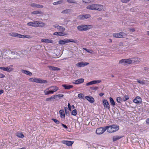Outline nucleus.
Masks as SVG:
<instances>
[{
  "instance_id": "56",
  "label": "nucleus",
  "mask_w": 149,
  "mask_h": 149,
  "mask_svg": "<svg viewBox=\"0 0 149 149\" xmlns=\"http://www.w3.org/2000/svg\"><path fill=\"white\" fill-rule=\"evenodd\" d=\"M146 123L148 124H149V118H148L146 120Z\"/></svg>"
},
{
  "instance_id": "46",
  "label": "nucleus",
  "mask_w": 149,
  "mask_h": 149,
  "mask_svg": "<svg viewBox=\"0 0 149 149\" xmlns=\"http://www.w3.org/2000/svg\"><path fill=\"white\" fill-rule=\"evenodd\" d=\"M70 11V10H69V9H67V10H63V11L62 12H61V13H67L68 12H69Z\"/></svg>"
},
{
  "instance_id": "4",
  "label": "nucleus",
  "mask_w": 149,
  "mask_h": 149,
  "mask_svg": "<svg viewBox=\"0 0 149 149\" xmlns=\"http://www.w3.org/2000/svg\"><path fill=\"white\" fill-rule=\"evenodd\" d=\"M93 26L91 25H82L78 26L77 27V28L79 31H85L90 29L92 28Z\"/></svg>"
},
{
  "instance_id": "14",
  "label": "nucleus",
  "mask_w": 149,
  "mask_h": 149,
  "mask_svg": "<svg viewBox=\"0 0 149 149\" xmlns=\"http://www.w3.org/2000/svg\"><path fill=\"white\" fill-rule=\"evenodd\" d=\"M53 26L54 28H56L58 31L62 32H63L65 30V28L64 27L59 26L58 24L54 25H53Z\"/></svg>"
},
{
  "instance_id": "60",
  "label": "nucleus",
  "mask_w": 149,
  "mask_h": 149,
  "mask_svg": "<svg viewBox=\"0 0 149 149\" xmlns=\"http://www.w3.org/2000/svg\"><path fill=\"white\" fill-rule=\"evenodd\" d=\"M67 109H68V108L67 107H64V110L66 114H67Z\"/></svg>"
},
{
  "instance_id": "61",
  "label": "nucleus",
  "mask_w": 149,
  "mask_h": 149,
  "mask_svg": "<svg viewBox=\"0 0 149 149\" xmlns=\"http://www.w3.org/2000/svg\"><path fill=\"white\" fill-rule=\"evenodd\" d=\"M104 93H100L99 94V95L101 97H102V96L103 95H104Z\"/></svg>"
},
{
  "instance_id": "27",
  "label": "nucleus",
  "mask_w": 149,
  "mask_h": 149,
  "mask_svg": "<svg viewBox=\"0 0 149 149\" xmlns=\"http://www.w3.org/2000/svg\"><path fill=\"white\" fill-rule=\"evenodd\" d=\"M54 35L56 36H64L66 35V34L62 32H55L54 33Z\"/></svg>"
},
{
  "instance_id": "30",
  "label": "nucleus",
  "mask_w": 149,
  "mask_h": 149,
  "mask_svg": "<svg viewBox=\"0 0 149 149\" xmlns=\"http://www.w3.org/2000/svg\"><path fill=\"white\" fill-rule=\"evenodd\" d=\"M31 13L33 14H42V12L40 10H37V11H35L32 12Z\"/></svg>"
},
{
  "instance_id": "15",
  "label": "nucleus",
  "mask_w": 149,
  "mask_h": 149,
  "mask_svg": "<svg viewBox=\"0 0 149 149\" xmlns=\"http://www.w3.org/2000/svg\"><path fill=\"white\" fill-rule=\"evenodd\" d=\"M133 101L135 103H140L142 102V100L140 97L137 96L133 100Z\"/></svg>"
},
{
  "instance_id": "12",
  "label": "nucleus",
  "mask_w": 149,
  "mask_h": 149,
  "mask_svg": "<svg viewBox=\"0 0 149 149\" xmlns=\"http://www.w3.org/2000/svg\"><path fill=\"white\" fill-rule=\"evenodd\" d=\"M61 142L69 146H71L74 143L73 141L66 140L62 141Z\"/></svg>"
},
{
  "instance_id": "47",
  "label": "nucleus",
  "mask_w": 149,
  "mask_h": 149,
  "mask_svg": "<svg viewBox=\"0 0 149 149\" xmlns=\"http://www.w3.org/2000/svg\"><path fill=\"white\" fill-rule=\"evenodd\" d=\"M91 1V0H83V2L86 3H90Z\"/></svg>"
},
{
  "instance_id": "32",
  "label": "nucleus",
  "mask_w": 149,
  "mask_h": 149,
  "mask_svg": "<svg viewBox=\"0 0 149 149\" xmlns=\"http://www.w3.org/2000/svg\"><path fill=\"white\" fill-rule=\"evenodd\" d=\"M119 63L123 64L124 65H126V61H125V59H123L120 60L119 61Z\"/></svg>"
},
{
  "instance_id": "50",
  "label": "nucleus",
  "mask_w": 149,
  "mask_h": 149,
  "mask_svg": "<svg viewBox=\"0 0 149 149\" xmlns=\"http://www.w3.org/2000/svg\"><path fill=\"white\" fill-rule=\"evenodd\" d=\"M37 4L34 3H33L31 4V5L32 7H36L37 8Z\"/></svg>"
},
{
  "instance_id": "8",
  "label": "nucleus",
  "mask_w": 149,
  "mask_h": 149,
  "mask_svg": "<svg viewBox=\"0 0 149 149\" xmlns=\"http://www.w3.org/2000/svg\"><path fill=\"white\" fill-rule=\"evenodd\" d=\"M13 67V65H11L10 66L7 67H0V69L2 70L3 71H6L7 72H10L13 70V69L10 67Z\"/></svg>"
},
{
  "instance_id": "42",
  "label": "nucleus",
  "mask_w": 149,
  "mask_h": 149,
  "mask_svg": "<svg viewBox=\"0 0 149 149\" xmlns=\"http://www.w3.org/2000/svg\"><path fill=\"white\" fill-rule=\"evenodd\" d=\"M67 2L68 3H76V1L74 0H67Z\"/></svg>"
},
{
  "instance_id": "19",
  "label": "nucleus",
  "mask_w": 149,
  "mask_h": 149,
  "mask_svg": "<svg viewBox=\"0 0 149 149\" xmlns=\"http://www.w3.org/2000/svg\"><path fill=\"white\" fill-rule=\"evenodd\" d=\"M62 86L64 87L65 89L68 90L70 89L73 87L72 85L68 84H63Z\"/></svg>"
},
{
  "instance_id": "18",
  "label": "nucleus",
  "mask_w": 149,
  "mask_h": 149,
  "mask_svg": "<svg viewBox=\"0 0 149 149\" xmlns=\"http://www.w3.org/2000/svg\"><path fill=\"white\" fill-rule=\"evenodd\" d=\"M48 67L51 70L57 71L60 70V69L57 67H54L52 66H49Z\"/></svg>"
},
{
  "instance_id": "59",
  "label": "nucleus",
  "mask_w": 149,
  "mask_h": 149,
  "mask_svg": "<svg viewBox=\"0 0 149 149\" xmlns=\"http://www.w3.org/2000/svg\"><path fill=\"white\" fill-rule=\"evenodd\" d=\"M130 30L132 32H134L135 31V30L134 28H132L130 29Z\"/></svg>"
},
{
  "instance_id": "23",
  "label": "nucleus",
  "mask_w": 149,
  "mask_h": 149,
  "mask_svg": "<svg viewBox=\"0 0 149 149\" xmlns=\"http://www.w3.org/2000/svg\"><path fill=\"white\" fill-rule=\"evenodd\" d=\"M21 72L22 73H23L24 74H25L29 76H31L32 75V73L29 71L25 70H22Z\"/></svg>"
},
{
  "instance_id": "44",
  "label": "nucleus",
  "mask_w": 149,
  "mask_h": 149,
  "mask_svg": "<svg viewBox=\"0 0 149 149\" xmlns=\"http://www.w3.org/2000/svg\"><path fill=\"white\" fill-rule=\"evenodd\" d=\"M129 99V96L127 95H125L123 98V100L124 101H126Z\"/></svg>"
},
{
  "instance_id": "17",
  "label": "nucleus",
  "mask_w": 149,
  "mask_h": 149,
  "mask_svg": "<svg viewBox=\"0 0 149 149\" xmlns=\"http://www.w3.org/2000/svg\"><path fill=\"white\" fill-rule=\"evenodd\" d=\"M36 27H43L45 25V24L42 22L36 21Z\"/></svg>"
},
{
  "instance_id": "57",
  "label": "nucleus",
  "mask_w": 149,
  "mask_h": 149,
  "mask_svg": "<svg viewBox=\"0 0 149 149\" xmlns=\"http://www.w3.org/2000/svg\"><path fill=\"white\" fill-rule=\"evenodd\" d=\"M121 1L123 3L128 2V1L127 0H121Z\"/></svg>"
},
{
  "instance_id": "35",
  "label": "nucleus",
  "mask_w": 149,
  "mask_h": 149,
  "mask_svg": "<svg viewBox=\"0 0 149 149\" xmlns=\"http://www.w3.org/2000/svg\"><path fill=\"white\" fill-rule=\"evenodd\" d=\"M63 0H61L59 1H58L54 2L53 3V4L54 5H57V4H60L62 3H63Z\"/></svg>"
},
{
  "instance_id": "48",
  "label": "nucleus",
  "mask_w": 149,
  "mask_h": 149,
  "mask_svg": "<svg viewBox=\"0 0 149 149\" xmlns=\"http://www.w3.org/2000/svg\"><path fill=\"white\" fill-rule=\"evenodd\" d=\"M93 84V81H92L90 82H89L86 83V86H90V85H92Z\"/></svg>"
},
{
  "instance_id": "43",
  "label": "nucleus",
  "mask_w": 149,
  "mask_h": 149,
  "mask_svg": "<svg viewBox=\"0 0 149 149\" xmlns=\"http://www.w3.org/2000/svg\"><path fill=\"white\" fill-rule=\"evenodd\" d=\"M52 120L54 122V123L57 124H58L60 123V122L54 118L52 119Z\"/></svg>"
},
{
  "instance_id": "41",
  "label": "nucleus",
  "mask_w": 149,
  "mask_h": 149,
  "mask_svg": "<svg viewBox=\"0 0 149 149\" xmlns=\"http://www.w3.org/2000/svg\"><path fill=\"white\" fill-rule=\"evenodd\" d=\"M17 33H10V35L12 36L17 37Z\"/></svg>"
},
{
  "instance_id": "38",
  "label": "nucleus",
  "mask_w": 149,
  "mask_h": 149,
  "mask_svg": "<svg viewBox=\"0 0 149 149\" xmlns=\"http://www.w3.org/2000/svg\"><path fill=\"white\" fill-rule=\"evenodd\" d=\"M67 40L68 43L70 42L76 43L77 41L76 40L74 39H67Z\"/></svg>"
},
{
  "instance_id": "39",
  "label": "nucleus",
  "mask_w": 149,
  "mask_h": 149,
  "mask_svg": "<svg viewBox=\"0 0 149 149\" xmlns=\"http://www.w3.org/2000/svg\"><path fill=\"white\" fill-rule=\"evenodd\" d=\"M102 81L100 80H93V84H98L101 82Z\"/></svg>"
},
{
  "instance_id": "2",
  "label": "nucleus",
  "mask_w": 149,
  "mask_h": 149,
  "mask_svg": "<svg viewBox=\"0 0 149 149\" xmlns=\"http://www.w3.org/2000/svg\"><path fill=\"white\" fill-rule=\"evenodd\" d=\"M58 89V88L56 86H51L45 90L44 93L46 95L53 94L54 92L56 91Z\"/></svg>"
},
{
  "instance_id": "25",
  "label": "nucleus",
  "mask_w": 149,
  "mask_h": 149,
  "mask_svg": "<svg viewBox=\"0 0 149 149\" xmlns=\"http://www.w3.org/2000/svg\"><path fill=\"white\" fill-rule=\"evenodd\" d=\"M66 43H68L67 39L61 40L59 42V44L60 45H64Z\"/></svg>"
},
{
  "instance_id": "40",
  "label": "nucleus",
  "mask_w": 149,
  "mask_h": 149,
  "mask_svg": "<svg viewBox=\"0 0 149 149\" xmlns=\"http://www.w3.org/2000/svg\"><path fill=\"white\" fill-rule=\"evenodd\" d=\"M78 97L79 99H83L84 97V96L83 94L80 93L78 95Z\"/></svg>"
},
{
  "instance_id": "52",
  "label": "nucleus",
  "mask_w": 149,
  "mask_h": 149,
  "mask_svg": "<svg viewBox=\"0 0 149 149\" xmlns=\"http://www.w3.org/2000/svg\"><path fill=\"white\" fill-rule=\"evenodd\" d=\"M5 77V76L4 74H0V78H3Z\"/></svg>"
},
{
  "instance_id": "3",
  "label": "nucleus",
  "mask_w": 149,
  "mask_h": 149,
  "mask_svg": "<svg viewBox=\"0 0 149 149\" xmlns=\"http://www.w3.org/2000/svg\"><path fill=\"white\" fill-rule=\"evenodd\" d=\"M107 132L109 133L115 132L118 131L119 129V127L116 125H112L107 126Z\"/></svg>"
},
{
  "instance_id": "10",
  "label": "nucleus",
  "mask_w": 149,
  "mask_h": 149,
  "mask_svg": "<svg viewBox=\"0 0 149 149\" xmlns=\"http://www.w3.org/2000/svg\"><path fill=\"white\" fill-rule=\"evenodd\" d=\"M89 64V63L87 62H80L76 64V65L77 67L80 68L87 65Z\"/></svg>"
},
{
  "instance_id": "13",
  "label": "nucleus",
  "mask_w": 149,
  "mask_h": 149,
  "mask_svg": "<svg viewBox=\"0 0 149 149\" xmlns=\"http://www.w3.org/2000/svg\"><path fill=\"white\" fill-rule=\"evenodd\" d=\"M84 79L83 78H80L77 80H74L72 83L75 84L77 85L84 82Z\"/></svg>"
},
{
  "instance_id": "11",
  "label": "nucleus",
  "mask_w": 149,
  "mask_h": 149,
  "mask_svg": "<svg viewBox=\"0 0 149 149\" xmlns=\"http://www.w3.org/2000/svg\"><path fill=\"white\" fill-rule=\"evenodd\" d=\"M103 104L105 108L110 109V105L107 100H104L102 101Z\"/></svg>"
},
{
  "instance_id": "31",
  "label": "nucleus",
  "mask_w": 149,
  "mask_h": 149,
  "mask_svg": "<svg viewBox=\"0 0 149 149\" xmlns=\"http://www.w3.org/2000/svg\"><path fill=\"white\" fill-rule=\"evenodd\" d=\"M55 99L54 97V95L50 97L46 98L45 99V100L46 101L51 102L52 100V99Z\"/></svg>"
},
{
  "instance_id": "53",
  "label": "nucleus",
  "mask_w": 149,
  "mask_h": 149,
  "mask_svg": "<svg viewBox=\"0 0 149 149\" xmlns=\"http://www.w3.org/2000/svg\"><path fill=\"white\" fill-rule=\"evenodd\" d=\"M61 125L63 126V127L65 128V129L68 128V127L66 125H65L64 124L62 123L61 124Z\"/></svg>"
},
{
  "instance_id": "1",
  "label": "nucleus",
  "mask_w": 149,
  "mask_h": 149,
  "mask_svg": "<svg viewBox=\"0 0 149 149\" xmlns=\"http://www.w3.org/2000/svg\"><path fill=\"white\" fill-rule=\"evenodd\" d=\"M86 8L89 10L104 11L105 10V7L101 5L93 4L88 6Z\"/></svg>"
},
{
  "instance_id": "55",
  "label": "nucleus",
  "mask_w": 149,
  "mask_h": 149,
  "mask_svg": "<svg viewBox=\"0 0 149 149\" xmlns=\"http://www.w3.org/2000/svg\"><path fill=\"white\" fill-rule=\"evenodd\" d=\"M93 52L92 50H91L90 49H88V51H87V52H88V53H91V54H92L93 53Z\"/></svg>"
},
{
  "instance_id": "9",
  "label": "nucleus",
  "mask_w": 149,
  "mask_h": 149,
  "mask_svg": "<svg viewBox=\"0 0 149 149\" xmlns=\"http://www.w3.org/2000/svg\"><path fill=\"white\" fill-rule=\"evenodd\" d=\"M91 16L90 14L82 15L78 16L79 18L81 20H84L89 18Z\"/></svg>"
},
{
  "instance_id": "24",
  "label": "nucleus",
  "mask_w": 149,
  "mask_h": 149,
  "mask_svg": "<svg viewBox=\"0 0 149 149\" xmlns=\"http://www.w3.org/2000/svg\"><path fill=\"white\" fill-rule=\"evenodd\" d=\"M59 112L60 114V116L61 118H65V114L63 110H60Z\"/></svg>"
},
{
  "instance_id": "37",
  "label": "nucleus",
  "mask_w": 149,
  "mask_h": 149,
  "mask_svg": "<svg viewBox=\"0 0 149 149\" xmlns=\"http://www.w3.org/2000/svg\"><path fill=\"white\" fill-rule=\"evenodd\" d=\"M137 82L142 85L145 84L146 83L145 80L141 81L139 80H137Z\"/></svg>"
},
{
  "instance_id": "29",
  "label": "nucleus",
  "mask_w": 149,
  "mask_h": 149,
  "mask_svg": "<svg viewBox=\"0 0 149 149\" xmlns=\"http://www.w3.org/2000/svg\"><path fill=\"white\" fill-rule=\"evenodd\" d=\"M125 61H126V65H127L128 64H130L132 63V58L125 59Z\"/></svg>"
},
{
  "instance_id": "54",
  "label": "nucleus",
  "mask_w": 149,
  "mask_h": 149,
  "mask_svg": "<svg viewBox=\"0 0 149 149\" xmlns=\"http://www.w3.org/2000/svg\"><path fill=\"white\" fill-rule=\"evenodd\" d=\"M22 36V35H21L19 34L18 33L17 37L19 38H21Z\"/></svg>"
},
{
  "instance_id": "58",
  "label": "nucleus",
  "mask_w": 149,
  "mask_h": 149,
  "mask_svg": "<svg viewBox=\"0 0 149 149\" xmlns=\"http://www.w3.org/2000/svg\"><path fill=\"white\" fill-rule=\"evenodd\" d=\"M25 38H31V36L29 35H25Z\"/></svg>"
},
{
  "instance_id": "36",
  "label": "nucleus",
  "mask_w": 149,
  "mask_h": 149,
  "mask_svg": "<svg viewBox=\"0 0 149 149\" xmlns=\"http://www.w3.org/2000/svg\"><path fill=\"white\" fill-rule=\"evenodd\" d=\"M77 114V111L76 109H74L72 111L71 114L72 115L76 116Z\"/></svg>"
},
{
  "instance_id": "45",
  "label": "nucleus",
  "mask_w": 149,
  "mask_h": 149,
  "mask_svg": "<svg viewBox=\"0 0 149 149\" xmlns=\"http://www.w3.org/2000/svg\"><path fill=\"white\" fill-rule=\"evenodd\" d=\"M116 100L118 102L120 103L122 101V98L120 97H118L116 99Z\"/></svg>"
},
{
  "instance_id": "64",
  "label": "nucleus",
  "mask_w": 149,
  "mask_h": 149,
  "mask_svg": "<svg viewBox=\"0 0 149 149\" xmlns=\"http://www.w3.org/2000/svg\"><path fill=\"white\" fill-rule=\"evenodd\" d=\"M25 35H22V36L21 37V38H25Z\"/></svg>"
},
{
  "instance_id": "49",
  "label": "nucleus",
  "mask_w": 149,
  "mask_h": 149,
  "mask_svg": "<svg viewBox=\"0 0 149 149\" xmlns=\"http://www.w3.org/2000/svg\"><path fill=\"white\" fill-rule=\"evenodd\" d=\"M68 107L69 110L70 111H72V109H71L72 107H71V106L70 103H68Z\"/></svg>"
},
{
  "instance_id": "7",
  "label": "nucleus",
  "mask_w": 149,
  "mask_h": 149,
  "mask_svg": "<svg viewBox=\"0 0 149 149\" xmlns=\"http://www.w3.org/2000/svg\"><path fill=\"white\" fill-rule=\"evenodd\" d=\"M125 35V33L123 32H120L113 33V36L114 38H122Z\"/></svg>"
},
{
  "instance_id": "22",
  "label": "nucleus",
  "mask_w": 149,
  "mask_h": 149,
  "mask_svg": "<svg viewBox=\"0 0 149 149\" xmlns=\"http://www.w3.org/2000/svg\"><path fill=\"white\" fill-rule=\"evenodd\" d=\"M122 137V136H114L113 137V142L117 140L120 139Z\"/></svg>"
},
{
  "instance_id": "51",
  "label": "nucleus",
  "mask_w": 149,
  "mask_h": 149,
  "mask_svg": "<svg viewBox=\"0 0 149 149\" xmlns=\"http://www.w3.org/2000/svg\"><path fill=\"white\" fill-rule=\"evenodd\" d=\"M43 6L41 5L38 4H37V8H42L43 7Z\"/></svg>"
},
{
  "instance_id": "21",
  "label": "nucleus",
  "mask_w": 149,
  "mask_h": 149,
  "mask_svg": "<svg viewBox=\"0 0 149 149\" xmlns=\"http://www.w3.org/2000/svg\"><path fill=\"white\" fill-rule=\"evenodd\" d=\"M141 61V59L139 58H132V63H137Z\"/></svg>"
},
{
  "instance_id": "26",
  "label": "nucleus",
  "mask_w": 149,
  "mask_h": 149,
  "mask_svg": "<svg viewBox=\"0 0 149 149\" xmlns=\"http://www.w3.org/2000/svg\"><path fill=\"white\" fill-rule=\"evenodd\" d=\"M41 41L42 42H44L45 43H52L53 41L51 40L48 39H44L41 40Z\"/></svg>"
},
{
  "instance_id": "62",
  "label": "nucleus",
  "mask_w": 149,
  "mask_h": 149,
  "mask_svg": "<svg viewBox=\"0 0 149 149\" xmlns=\"http://www.w3.org/2000/svg\"><path fill=\"white\" fill-rule=\"evenodd\" d=\"M3 92V90H0V95Z\"/></svg>"
},
{
  "instance_id": "6",
  "label": "nucleus",
  "mask_w": 149,
  "mask_h": 149,
  "mask_svg": "<svg viewBox=\"0 0 149 149\" xmlns=\"http://www.w3.org/2000/svg\"><path fill=\"white\" fill-rule=\"evenodd\" d=\"M107 126H104L97 128L96 131V133L98 135L103 134L106 130L107 131Z\"/></svg>"
},
{
  "instance_id": "20",
  "label": "nucleus",
  "mask_w": 149,
  "mask_h": 149,
  "mask_svg": "<svg viewBox=\"0 0 149 149\" xmlns=\"http://www.w3.org/2000/svg\"><path fill=\"white\" fill-rule=\"evenodd\" d=\"M36 23H37L36 21L31 22L27 23V25L29 26H32L33 27H36Z\"/></svg>"
},
{
  "instance_id": "33",
  "label": "nucleus",
  "mask_w": 149,
  "mask_h": 149,
  "mask_svg": "<svg viewBox=\"0 0 149 149\" xmlns=\"http://www.w3.org/2000/svg\"><path fill=\"white\" fill-rule=\"evenodd\" d=\"M17 136L18 137L21 138H22L24 137V135L21 132L17 133Z\"/></svg>"
},
{
  "instance_id": "28",
  "label": "nucleus",
  "mask_w": 149,
  "mask_h": 149,
  "mask_svg": "<svg viewBox=\"0 0 149 149\" xmlns=\"http://www.w3.org/2000/svg\"><path fill=\"white\" fill-rule=\"evenodd\" d=\"M109 99L111 105L113 107H114V106L115 105V102L114 101L113 99L111 97H110Z\"/></svg>"
},
{
  "instance_id": "63",
  "label": "nucleus",
  "mask_w": 149,
  "mask_h": 149,
  "mask_svg": "<svg viewBox=\"0 0 149 149\" xmlns=\"http://www.w3.org/2000/svg\"><path fill=\"white\" fill-rule=\"evenodd\" d=\"M16 53V52H11V54H15Z\"/></svg>"
},
{
  "instance_id": "5",
  "label": "nucleus",
  "mask_w": 149,
  "mask_h": 149,
  "mask_svg": "<svg viewBox=\"0 0 149 149\" xmlns=\"http://www.w3.org/2000/svg\"><path fill=\"white\" fill-rule=\"evenodd\" d=\"M29 80L30 81L40 84L47 83V80H43L39 78H31Z\"/></svg>"
},
{
  "instance_id": "16",
  "label": "nucleus",
  "mask_w": 149,
  "mask_h": 149,
  "mask_svg": "<svg viewBox=\"0 0 149 149\" xmlns=\"http://www.w3.org/2000/svg\"><path fill=\"white\" fill-rule=\"evenodd\" d=\"M85 98L91 103H93L95 101L94 99L91 96H87L85 97Z\"/></svg>"
},
{
  "instance_id": "34",
  "label": "nucleus",
  "mask_w": 149,
  "mask_h": 149,
  "mask_svg": "<svg viewBox=\"0 0 149 149\" xmlns=\"http://www.w3.org/2000/svg\"><path fill=\"white\" fill-rule=\"evenodd\" d=\"M54 96L55 99L56 97H58V98H61L63 97L64 95H63L62 94H58V95H54Z\"/></svg>"
}]
</instances>
